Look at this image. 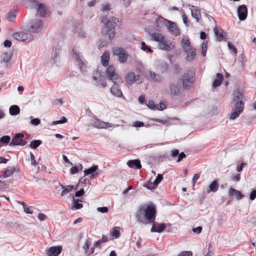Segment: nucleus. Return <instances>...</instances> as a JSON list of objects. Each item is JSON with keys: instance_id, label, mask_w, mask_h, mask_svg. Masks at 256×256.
<instances>
[{"instance_id": "f257e3e1", "label": "nucleus", "mask_w": 256, "mask_h": 256, "mask_svg": "<svg viewBox=\"0 0 256 256\" xmlns=\"http://www.w3.org/2000/svg\"><path fill=\"white\" fill-rule=\"evenodd\" d=\"M156 210V205L150 202L148 204L140 206L136 213L137 222L140 224H152L150 232L160 233L166 228V224L155 222Z\"/></svg>"}, {"instance_id": "f03ea898", "label": "nucleus", "mask_w": 256, "mask_h": 256, "mask_svg": "<svg viewBox=\"0 0 256 256\" xmlns=\"http://www.w3.org/2000/svg\"><path fill=\"white\" fill-rule=\"evenodd\" d=\"M105 74L107 78L114 82V85L110 88L111 93L116 96L124 98L119 86V84L122 82V81L120 76L116 72L114 67L112 65L110 66L107 68Z\"/></svg>"}, {"instance_id": "7ed1b4c3", "label": "nucleus", "mask_w": 256, "mask_h": 256, "mask_svg": "<svg viewBox=\"0 0 256 256\" xmlns=\"http://www.w3.org/2000/svg\"><path fill=\"white\" fill-rule=\"evenodd\" d=\"M100 22L104 24L102 30V34H108L109 40H112L116 36L114 28L118 22V18L116 17H112L108 19L106 16H102L100 18Z\"/></svg>"}, {"instance_id": "20e7f679", "label": "nucleus", "mask_w": 256, "mask_h": 256, "mask_svg": "<svg viewBox=\"0 0 256 256\" xmlns=\"http://www.w3.org/2000/svg\"><path fill=\"white\" fill-rule=\"evenodd\" d=\"M195 81V74L194 70H189L180 78L178 82L182 84L183 89L186 90L192 86Z\"/></svg>"}, {"instance_id": "39448f33", "label": "nucleus", "mask_w": 256, "mask_h": 256, "mask_svg": "<svg viewBox=\"0 0 256 256\" xmlns=\"http://www.w3.org/2000/svg\"><path fill=\"white\" fill-rule=\"evenodd\" d=\"M112 54L114 55L118 56V60L120 63L124 64L126 62L128 54L124 48L114 47L112 48Z\"/></svg>"}, {"instance_id": "423d86ee", "label": "nucleus", "mask_w": 256, "mask_h": 256, "mask_svg": "<svg viewBox=\"0 0 256 256\" xmlns=\"http://www.w3.org/2000/svg\"><path fill=\"white\" fill-rule=\"evenodd\" d=\"M158 21H164V25L166 26L168 31L170 32L172 34H174L176 36L180 34L179 30L178 28L176 23L168 20L164 19L162 17L157 19V22Z\"/></svg>"}, {"instance_id": "0eeeda50", "label": "nucleus", "mask_w": 256, "mask_h": 256, "mask_svg": "<svg viewBox=\"0 0 256 256\" xmlns=\"http://www.w3.org/2000/svg\"><path fill=\"white\" fill-rule=\"evenodd\" d=\"M12 36L14 39L22 42H30L34 39V36L30 33L24 32L14 33Z\"/></svg>"}, {"instance_id": "6e6552de", "label": "nucleus", "mask_w": 256, "mask_h": 256, "mask_svg": "<svg viewBox=\"0 0 256 256\" xmlns=\"http://www.w3.org/2000/svg\"><path fill=\"white\" fill-rule=\"evenodd\" d=\"M244 106H242L240 102L234 104V108L232 110L230 115L229 118L231 120H234L237 118L240 114L243 112Z\"/></svg>"}, {"instance_id": "1a4fd4ad", "label": "nucleus", "mask_w": 256, "mask_h": 256, "mask_svg": "<svg viewBox=\"0 0 256 256\" xmlns=\"http://www.w3.org/2000/svg\"><path fill=\"white\" fill-rule=\"evenodd\" d=\"M24 135L22 133H18L14 136L10 143V146H23L26 144V142L22 139Z\"/></svg>"}, {"instance_id": "9d476101", "label": "nucleus", "mask_w": 256, "mask_h": 256, "mask_svg": "<svg viewBox=\"0 0 256 256\" xmlns=\"http://www.w3.org/2000/svg\"><path fill=\"white\" fill-rule=\"evenodd\" d=\"M158 47L160 49L169 52L174 49L175 44L174 42H172L165 39V38L158 43Z\"/></svg>"}, {"instance_id": "9b49d317", "label": "nucleus", "mask_w": 256, "mask_h": 256, "mask_svg": "<svg viewBox=\"0 0 256 256\" xmlns=\"http://www.w3.org/2000/svg\"><path fill=\"white\" fill-rule=\"evenodd\" d=\"M93 80L97 83L98 85L100 84L103 88L106 86V82L104 76L100 72L96 70L93 74Z\"/></svg>"}, {"instance_id": "f8f14e48", "label": "nucleus", "mask_w": 256, "mask_h": 256, "mask_svg": "<svg viewBox=\"0 0 256 256\" xmlns=\"http://www.w3.org/2000/svg\"><path fill=\"white\" fill-rule=\"evenodd\" d=\"M72 56L75 59L77 64L80 66V70L82 71V66L84 65V62L82 54L79 52L74 49L72 50Z\"/></svg>"}, {"instance_id": "ddd939ff", "label": "nucleus", "mask_w": 256, "mask_h": 256, "mask_svg": "<svg viewBox=\"0 0 256 256\" xmlns=\"http://www.w3.org/2000/svg\"><path fill=\"white\" fill-rule=\"evenodd\" d=\"M42 26V21L41 20L37 19L31 22L30 31L32 32H39Z\"/></svg>"}, {"instance_id": "4468645a", "label": "nucleus", "mask_w": 256, "mask_h": 256, "mask_svg": "<svg viewBox=\"0 0 256 256\" xmlns=\"http://www.w3.org/2000/svg\"><path fill=\"white\" fill-rule=\"evenodd\" d=\"M163 179V176L161 174H158L154 182L152 183L150 182H148L145 184V186L150 190H153L156 188L158 184L161 182Z\"/></svg>"}, {"instance_id": "2eb2a0df", "label": "nucleus", "mask_w": 256, "mask_h": 256, "mask_svg": "<svg viewBox=\"0 0 256 256\" xmlns=\"http://www.w3.org/2000/svg\"><path fill=\"white\" fill-rule=\"evenodd\" d=\"M238 18L240 20H244L247 17L248 9L244 4L240 6L237 10Z\"/></svg>"}, {"instance_id": "dca6fc26", "label": "nucleus", "mask_w": 256, "mask_h": 256, "mask_svg": "<svg viewBox=\"0 0 256 256\" xmlns=\"http://www.w3.org/2000/svg\"><path fill=\"white\" fill-rule=\"evenodd\" d=\"M12 53L11 52H6L2 56V62H5V68L9 69L10 68V63L12 57Z\"/></svg>"}, {"instance_id": "f3484780", "label": "nucleus", "mask_w": 256, "mask_h": 256, "mask_svg": "<svg viewBox=\"0 0 256 256\" xmlns=\"http://www.w3.org/2000/svg\"><path fill=\"white\" fill-rule=\"evenodd\" d=\"M62 248L60 246H52L46 250L48 256H58L62 252Z\"/></svg>"}, {"instance_id": "a211bd4d", "label": "nucleus", "mask_w": 256, "mask_h": 256, "mask_svg": "<svg viewBox=\"0 0 256 256\" xmlns=\"http://www.w3.org/2000/svg\"><path fill=\"white\" fill-rule=\"evenodd\" d=\"M98 170V165H93L90 168L85 169L84 171V176L90 174V178H94L95 176H97L98 174L96 172V170Z\"/></svg>"}, {"instance_id": "6ab92c4d", "label": "nucleus", "mask_w": 256, "mask_h": 256, "mask_svg": "<svg viewBox=\"0 0 256 256\" xmlns=\"http://www.w3.org/2000/svg\"><path fill=\"white\" fill-rule=\"evenodd\" d=\"M92 124L94 126L98 128H104L111 126L110 124L108 122H105L98 118H95Z\"/></svg>"}, {"instance_id": "aec40b11", "label": "nucleus", "mask_w": 256, "mask_h": 256, "mask_svg": "<svg viewBox=\"0 0 256 256\" xmlns=\"http://www.w3.org/2000/svg\"><path fill=\"white\" fill-rule=\"evenodd\" d=\"M126 82L127 84L132 85L138 78V76H136L133 72H129L126 76Z\"/></svg>"}, {"instance_id": "412c9836", "label": "nucleus", "mask_w": 256, "mask_h": 256, "mask_svg": "<svg viewBox=\"0 0 256 256\" xmlns=\"http://www.w3.org/2000/svg\"><path fill=\"white\" fill-rule=\"evenodd\" d=\"M48 8L46 6L42 4H38L37 10V14L40 17H45L47 14Z\"/></svg>"}, {"instance_id": "4be33fe9", "label": "nucleus", "mask_w": 256, "mask_h": 256, "mask_svg": "<svg viewBox=\"0 0 256 256\" xmlns=\"http://www.w3.org/2000/svg\"><path fill=\"white\" fill-rule=\"evenodd\" d=\"M218 188V185L216 180H214L210 184L206 189V192L208 194L210 192H216Z\"/></svg>"}, {"instance_id": "5701e85b", "label": "nucleus", "mask_w": 256, "mask_h": 256, "mask_svg": "<svg viewBox=\"0 0 256 256\" xmlns=\"http://www.w3.org/2000/svg\"><path fill=\"white\" fill-rule=\"evenodd\" d=\"M128 166L132 168L140 169L142 167L140 162L138 160H128L127 162Z\"/></svg>"}, {"instance_id": "b1692460", "label": "nucleus", "mask_w": 256, "mask_h": 256, "mask_svg": "<svg viewBox=\"0 0 256 256\" xmlns=\"http://www.w3.org/2000/svg\"><path fill=\"white\" fill-rule=\"evenodd\" d=\"M214 31L215 36H216L218 41H222L224 39V32L222 28H218L216 26L214 28Z\"/></svg>"}, {"instance_id": "393cba45", "label": "nucleus", "mask_w": 256, "mask_h": 256, "mask_svg": "<svg viewBox=\"0 0 256 256\" xmlns=\"http://www.w3.org/2000/svg\"><path fill=\"white\" fill-rule=\"evenodd\" d=\"M228 194L230 196L234 195L237 200H240L244 198V195L240 191L235 190L232 188H230L228 190Z\"/></svg>"}, {"instance_id": "a878e982", "label": "nucleus", "mask_w": 256, "mask_h": 256, "mask_svg": "<svg viewBox=\"0 0 256 256\" xmlns=\"http://www.w3.org/2000/svg\"><path fill=\"white\" fill-rule=\"evenodd\" d=\"M243 97V94L239 90L235 91L234 94V98L233 100L234 101V104L236 102H240L242 103V106H244V103L242 101Z\"/></svg>"}, {"instance_id": "bb28decb", "label": "nucleus", "mask_w": 256, "mask_h": 256, "mask_svg": "<svg viewBox=\"0 0 256 256\" xmlns=\"http://www.w3.org/2000/svg\"><path fill=\"white\" fill-rule=\"evenodd\" d=\"M90 244V242L87 240L83 246V250H84L86 254L88 256L94 252V248H92L91 249L89 250V246Z\"/></svg>"}, {"instance_id": "cd10ccee", "label": "nucleus", "mask_w": 256, "mask_h": 256, "mask_svg": "<svg viewBox=\"0 0 256 256\" xmlns=\"http://www.w3.org/2000/svg\"><path fill=\"white\" fill-rule=\"evenodd\" d=\"M150 36L153 40L158 42L159 43L165 38V36L160 32H153L150 34Z\"/></svg>"}, {"instance_id": "c85d7f7f", "label": "nucleus", "mask_w": 256, "mask_h": 256, "mask_svg": "<svg viewBox=\"0 0 256 256\" xmlns=\"http://www.w3.org/2000/svg\"><path fill=\"white\" fill-rule=\"evenodd\" d=\"M170 89L172 94L178 96L180 93V88L174 84H171L170 85Z\"/></svg>"}, {"instance_id": "c756f323", "label": "nucleus", "mask_w": 256, "mask_h": 256, "mask_svg": "<svg viewBox=\"0 0 256 256\" xmlns=\"http://www.w3.org/2000/svg\"><path fill=\"white\" fill-rule=\"evenodd\" d=\"M60 186L62 189V190L60 194L61 196H64L68 194L74 188V186L72 185H68L67 186H63L62 184H60Z\"/></svg>"}, {"instance_id": "7c9ffc66", "label": "nucleus", "mask_w": 256, "mask_h": 256, "mask_svg": "<svg viewBox=\"0 0 256 256\" xmlns=\"http://www.w3.org/2000/svg\"><path fill=\"white\" fill-rule=\"evenodd\" d=\"M216 76V78L214 79L212 84L214 88H216L221 84L224 78L223 74L220 73H217Z\"/></svg>"}, {"instance_id": "2f4dec72", "label": "nucleus", "mask_w": 256, "mask_h": 256, "mask_svg": "<svg viewBox=\"0 0 256 256\" xmlns=\"http://www.w3.org/2000/svg\"><path fill=\"white\" fill-rule=\"evenodd\" d=\"M110 54L108 51H105L102 56V66H106L108 64Z\"/></svg>"}, {"instance_id": "473e14b6", "label": "nucleus", "mask_w": 256, "mask_h": 256, "mask_svg": "<svg viewBox=\"0 0 256 256\" xmlns=\"http://www.w3.org/2000/svg\"><path fill=\"white\" fill-rule=\"evenodd\" d=\"M10 114L12 116L18 115L20 112V108L16 105H13L10 106L9 109Z\"/></svg>"}, {"instance_id": "72a5a7b5", "label": "nucleus", "mask_w": 256, "mask_h": 256, "mask_svg": "<svg viewBox=\"0 0 256 256\" xmlns=\"http://www.w3.org/2000/svg\"><path fill=\"white\" fill-rule=\"evenodd\" d=\"M182 48L186 52H188L189 50H190L192 48L190 40H186L183 38L182 40Z\"/></svg>"}, {"instance_id": "f704fd0d", "label": "nucleus", "mask_w": 256, "mask_h": 256, "mask_svg": "<svg viewBox=\"0 0 256 256\" xmlns=\"http://www.w3.org/2000/svg\"><path fill=\"white\" fill-rule=\"evenodd\" d=\"M16 172L14 167H10L4 172L2 174V178H6L12 176Z\"/></svg>"}, {"instance_id": "c9c22d12", "label": "nucleus", "mask_w": 256, "mask_h": 256, "mask_svg": "<svg viewBox=\"0 0 256 256\" xmlns=\"http://www.w3.org/2000/svg\"><path fill=\"white\" fill-rule=\"evenodd\" d=\"M192 16L194 18L197 22H198L201 18L200 12L196 8L191 9Z\"/></svg>"}, {"instance_id": "e433bc0d", "label": "nucleus", "mask_w": 256, "mask_h": 256, "mask_svg": "<svg viewBox=\"0 0 256 256\" xmlns=\"http://www.w3.org/2000/svg\"><path fill=\"white\" fill-rule=\"evenodd\" d=\"M186 52L187 53V60L189 62L192 61L194 59L196 56V50L191 49L190 50H189L188 52Z\"/></svg>"}, {"instance_id": "4c0bfd02", "label": "nucleus", "mask_w": 256, "mask_h": 256, "mask_svg": "<svg viewBox=\"0 0 256 256\" xmlns=\"http://www.w3.org/2000/svg\"><path fill=\"white\" fill-rule=\"evenodd\" d=\"M10 138L8 136H2L0 138V148L2 146V145H6L8 144H10Z\"/></svg>"}, {"instance_id": "58836bf2", "label": "nucleus", "mask_w": 256, "mask_h": 256, "mask_svg": "<svg viewBox=\"0 0 256 256\" xmlns=\"http://www.w3.org/2000/svg\"><path fill=\"white\" fill-rule=\"evenodd\" d=\"M17 11L16 10H10L8 14V19L9 21L13 22H14L15 18L16 16Z\"/></svg>"}, {"instance_id": "ea45409f", "label": "nucleus", "mask_w": 256, "mask_h": 256, "mask_svg": "<svg viewBox=\"0 0 256 256\" xmlns=\"http://www.w3.org/2000/svg\"><path fill=\"white\" fill-rule=\"evenodd\" d=\"M150 78L155 82H160L162 80V76L152 72H150Z\"/></svg>"}, {"instance_id": "a19ab883", "label": "nucleus", "mask_w": 256, "mask_h": 256, "mask_svg": "<svg viewBox=\"0 0 256 256\" xmlns=\"http://www.w3.org/2000/svg\"><path fill=\"white\" fill-rule=\"evenodd\" d=\"M202 54L203 56H205L206 54L208 49V42L204 40L201 44Z\"/></svg>"}, {"instance_id": "79ce46f5", "label": "nucleus", "mask_w": 256, "mask_h": 256, "mask_svg": "<svg viewBox=\"0 0 256 256\" xmlns=\"http://www.w3.org/2000/svg\"><path fill=\"white\" fill-rule=\"evenodd\" d=\"M42 143V140H34L30 142L29 146L32 148L36 149Z\"/></svg>"}, {"instance_id": "37998d69", "label": "nucleus", "mask_w": 256, "mask_h": 256, "mask_svg": "<svg viewBox=\"0 0 256 256\" xmlns=\"http://www.w3.org/2000/svg\"><path fill=\"white\" fill-rule=\"evenodd\" d=\"M79 202H82V200H78L75 199L74 198H73V200H72L73 206L77 210L80 209V208H82L83 206V205L81 203H80Z\"/></svg>"}, {"instance_id": "c03bdc74", "label": "nucleus", "mask_w": 256, "mask_h": 256, "mask_svg": "<svg viewBox=\"0 0 256 256\" xmlns=\"http://www.w3.org/2000/svg\"><path fill=\"white\" fill-rule=\"evenodd\" d=\"M228 48L234 52V54H236L237 49L232 43L230 42H228Z\"/></svg>"}, {"instance_id": "a18cd8bd", "label": "nucleus", "mask_w": 256, "mask_h": 256, "mask_svg": "<svg viewBox=\"0 0 256 256\" xmlns=\"http://www.w3.org/2000/svg\"><path fill=\"white\" fill-rule=\"evenodd\" d=\"M141 49L144 50H148L150 53H152L153 52L152 50L150 47L148 46L144 42L141 44Z\"/></svg>"}, {"instance_id": "49530a36", "label": "nucleus", "mask_w": 256, "mask_h": 256, "mask_svg": "<svg viewBox=\"0 0 256 256\" xmlns=\"http://www.w3.org/2000/svg\"><path fill=\"white\" fill-rule=\"evenodd\" d=\"M200 176V173H197L194 174L192 178V186H195V184L196 183V182L198 179H199Z\"/></svg>"}, {"instance_id": "de8ad7c7", "label": "nucleus", "mask_w": 256, "mask_h": 256, "mask_svg": "<svg viewBox=\"0 0 256 256\" xmlns=\"http://www.w3.org/2000/svg\"><path fill=\"white\" fill-rule=\"evenodd\" d=\"M8 185L6 182L0 180V190H4L7 188Z\"/></svg>"}, {"instance_id": "09e8293b", "label": "nucleus", "mask_w": 256, "mask_h": 256, "mask_svg": "<svg viewBox=\"0 0 256 256\" xmlns=\"http://www.w3.org/2000/svg\"><path fill=\"white\" fill-rule=\"evenodd\" d=\"M67 121L66 118L65 117H62L61 120H56L52 122V124L56 125L60 124H64Z\"/></svg>"}, {"instance_id": "8fccbe9b", "label": "nucleus", "mask_w": 256, "mask_h": 256, "mask_svg": "<svg viewBox=\"0 0 256 256\" xmlns=\"http://www.w3.org/2000/svg\"><path fill=\"white\" fill-rule=\"evenodd\" d=\"M178 256H192V253L190 251H184L180 252Z\"/></svg>"}, {"instance_id": "3c124183", "label": "nucleus", "mask_w": 256, "mask_h": 256, "mask_svg": "<svg viewBox=\"0 0 256 256\" xmlns=\"http://www.w3.org/2000/svg\"><path fill=\"white\" fill-rule=\"evenodd\" d=\"M40 123V120L38 118H33L30 121V124L34 126H38Z\"/></svg>"}, {"instance_id": "603ef678", "label": "nucleus", "mask_w": 256, "mask_h": 256, "mask_svg": "<svg viewBox=\"0 0 256 256\" xmlns=\"http://www.w3.org/2000/svg\"><path fill=\"white\" fill-rule=\"evenodd\" d=\"M146 105L149 108L152 110H156V105L154 104V101L150 100Z\"/></svg>"}, {"instance_id": "864d4df0", "label": "nucleus", "mask_w": 256, "mask_h": 256, "mask_svg": "<svg viewBox=\"0 0 256 256\" xmlns=\"http://www.w3.org/2000/svg\"><path fill=\"white\" fill-rule=\"evenodd\" d=\"M166 108V105L164 103H160L156 105V109L162 110Z\"/></svg>"}, {"instance_id": "5fc2aeb1", "label": "nucleus", "mask_w": 256, "mask_h": 256, "mask_svg": "<svg viewBox=\"0 0 256 256\" xmlns=\"http://www.w3.org/2000/svg\"><path fill=\"white\" fill-rule=\"evenodd\" d=\"M30 160L32 162V164L34 166H36L38 164V162H36V160H35V156L34 154L32 153H30Z\"/></svg>"}, {"instance_id": "6e6d98bb", "label": "nucleus", "mask_w": 256, "mask_h": 256, "mask_svg": "<svg viewBox=\"0 0 256 256\" xmlns=\"http://www.w3.org/2000/svg\"><path fill=\"white\" fill-rule=\"evenodd\" d=\"M120 232L119 230H116V229H114L113 231L112 232V236L113 237H114L115 238H118L120 236Z\"/></svg>"}, {"instance_id": "4d7b16f0", "label": "nucleus", "mask_w": 256, "mask_h": 256, "mask_svg": "<svg viewBox=\"0 0 256 256\" xmlns=\"http://www.w3.org/2000/svg\"><path fill=\"white\" fill-rule=\"evenodd\" d=\"M108 208L106 206L100 207L97 208V210L102 213H106L108 212Z\"/></svg>"}, {"instance_id": "13d9d810", "label": "nucleus", "mask_w": 256, "mask_h": 256, "mask_svg": "<svg viewBox=\"0 0 256 256\" xmlns=\"http://www.w3.org/2000/svg\"><path fill=\"white\" fill-rule=\"evenodd\" d=\"M144 126V122L140 121H136L135 122L132 126L134 127H142Z\"/></svg>"}, {"instance_id": "bf43d9fd", "label": "nucleus", "mask_w": 256, "mask_h": 256, "mask_svg": "<svg viewBox=\"0 0 256 256\" xmlns=\"http://www.w3.org/2000/svg\"><path fill=\"white\" fill-rule=\"evenodd\" d=\"M256 198V190H254L250 192V199L251 200H254Z\"/></svg>"}, {"instance_id": "052dcab7", "label": "nucleus", "mask_w": 256, "mask_h": 256, "mask_svg": "<svg viewBox=\"0 0 256 256\" xmlns=\"http://www.w3.org/2000/svg\"><path fill=\"white\" fill-rule=\"evenodd\" d=\"M78 167H77L76 166H72L70 170V172L72 174H76L78 173Z\"/></svg>"}, {"instance_id": "680f3d73", "label": "nucleus", "mask_w": 256, "mask_h": 256, "mask_svg": "<svg viewBox=\"0 0 256 256\" xmlns=\"http://www.w3.org/2000/svg\"><path fill=\"white\" fill-rule=\"evenodd\" d=\"M110 10V6L108 4H106L102 5L101 10L102 11H107Z\"/></svg>"}, {"instance_id": "e2e57ef3", "label": "nucleus", "mask_w": 256, "mask_h": 256, "mask_svg": "<svg viewBox=\"0 0 256 256\" xmlns=\"http://www.w3.org/2000/svg\"><path fill=\"white\" fill-rule=\"evenodd\" d=\"M84 193V190L81 188L80 190L77 191L75 194V196L76 197H80L82 196Z\"/></svg>"}, {"instance_id": "0e129e2a", "label": "nucleus", "mask_w": 256, "mask_h": 256, "mask_svg": "<svg viewBox=\"0 0 256 256\" xmlns=\"http://www.w3.org/2000/svg\"><path fill=\"white\" fill-rule=\"evenodd\" d=\"M186 156V155L184 152H182L180 154H178V158L177 160V162H180Z\"/></svg>"}, {"instance_id": "69168bd1", "label": "nucleus", "mask_w": 256, "mask_h": 256, "mask_svg": "<svg viewBox=\"0 0 256 256\" xmlns=\"http://www.w3.org/2000/svg\"><path fill=\"white\" fill-rule=\"evenodd\" d=\"M246 163H244V162H242L241 163V164L239 166H238L237 167H236V170L238 172H240L242 171L244 167L246 166Z\"/></svg>"}, {"instance_id": "338daca9", "label": "nucleus", "mask_w": 256, "mask_h": 256, "mask_svg": "<svg viewBox=\"0 0 256 256\" xmlns=\"http://www.w3.org/2000/svg\"><path fill=\"white\" fill-rule=\"evenodd\" d=\"M202 227L200 226H198L196 228H192V232H194L196 233V234H200L202 232Z\"/></svg>"}, {"instance_id": "774afa93", "label": "nucleus", "mask_w": 256, "mask_h": 256, "mask_svg": "<svg viewBox=\"0 0 256 256\" xmlns=\"http://www.w3.org/2000/svg\"><path fill=\"white\" fill-rule=\"evenodd\" d=\"M231 178L232 180L234 182H238L240 180V174H237L234 176H232L231 177Z\"/></svg>"}]
</instances>
